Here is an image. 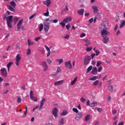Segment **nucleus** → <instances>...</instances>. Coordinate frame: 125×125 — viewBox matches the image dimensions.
<instances>
[{
	"instance_id": "1",
	"label": "nucleus",
	"mask_w": 125,
	"mask_h": 125,
	"mask_svg": "<svg viewBox=\"0 0 125 125\" xmlns=\"http://www.w3.org/2000/svg\"><path fill=\"white\" fill-rule=\"evenodd\" d=\"M108 25V21H106V20H103V23L99 26L100 30H104L106 29V26Z\"/></svg>"
},
{
	"instance_id": "2",
	"label": "nucleus",
	"mask_w": 125,
	"mask_h": 125,
	"mask_svg": "<svg viewBox=\"0 0 125 125\" xmlns=\"http://www.w3.org/2000/svg\"><path fill=\"white\" fill-rule=\"evenodd\" d=\"M3 20H6L7 22H12V18H13V16H9L7 17L6 14L3 15Z\"/></svg>"
},
{
	"instance_id": "3",
	"label": "nucleus",
	"mask_w": 125,
	"mask_h": 125,
	"mask_svg": "<svg viewBox=\"0 0 125 125\" xmlns=\"http://www.w3.org/2000/svg\"><path fill=\"white\" fill-rule=\"evenodd\" d=\"M91 60V57L89 56H86L84 60L83 64L84 65H88L90 63V60Z\"/></svg>"
},
{
	"instance_id": "4",
	"label": "nucleus",
	"mask_w": 125,
	"mask_h": 125,
	"mask_svg": "<svg viewBox=\"0 0 125 125\" xmlns=\"http://www.w3.org/2000/svg\"><path fill=\"white\" fill-rule=\"evenodd\" d=\"M44 25V30L45 33H48V30H49V27L50 25V22H43Z\"/></svg>"
},
{
	"instance_id": "5",
	"label": "nucleus",
	"mask_w": 125,
	"mask_h": 125,
	"mask_svg": "<svg viewBox=\"0 0 125 125\" xmlns=\"http://www.w3.org/2000/svg\"><path fill=\"white\" fill-rule=\"evenodd\" d=\"M20 60H21V55L20 54H18L16 56V62L15 64L16 66H19V63H20Z\"/></svg>"
},
{
	"instance_id": "6",
	"label": "nucleus",
	"mask_w": 125,
	"mask_h": 125,
	"mask_svg": "<svg viewBox=\"0 0 125 125\" xmlns=\"http://www.w3.org/2000/svg\"><path fill=\"white\" fill-rule=\"evenodd\" d=\"M82 118H83V112H79L75 115L76 121H80V120H81V119H82Z\"/></svg>"
},
{
	"instance_id": "7",
	"label": "nucleus",
	"mask_w": 125,
	"mask_h": 125,
	"mask_svg": "<svg viewBox=\"0 0 125 125\" xmlns=\"http://www.w3.org/2000/svg\"><path fill=\"white\" fill-rule=\"evenodd\" d=\"M64 65L66 68H68L69 70H71L73 67L72 66V63H71V61H68V62H66L64 63Z\"/></svg>"
},
{
	"instance_id": "8",
	"label": "nucleus",
	"mask_w": 125,
	"mask_h": 125,
	"mask_svg": "<svg viewBox=\"0 0 125 125\" xmlns=\"http://www.w3.org/2000/svg\"><path fill=\"white\" fill-rule=\"evenodd\" d=\"M1 71V74L3 77H4V78H6L7 77V71H6V69L5 68H2L0 69Z\"/></svg>"
},
{
	"instance_id": "9",
	"label": "nucleus",
	"mask_w": 125,
	"mask_h": 125,
	"mask_svg": "<svg viewBox=\"0 0 125 125\" xmlns=\"http://www.w3.org/2000/svg\"><path fill=\"white\" fill-rule=\"evenodd\" d=\"M107 29L108 28L107 27H105V29H103L102 31H101V34L102 35V37L107 36V35H108V33H109L108 31H107Z\"/></svg>"
},
{
	"instance_id": "10",
	"label": "nucleus",
	"mask_w": 125,
	"mask_h": 125,
	"mask_svg": "<svg viewBox=\"0 0 125 125\" xmlns=\"http://www.w3.org/2000/svg\"><path fill=\"white\" fill-rule=\"evenodd\" d=\"M52 113L55 119H57L58 117V115H57V113H58V109H57L56 107H54L52 111Z\"/></svg>"
},
{
	"instance_id": "11",
	"label": "nucleus",
	"mask_w": 125,
	"mask_h": 125,
	"mask_svg": "<svg viewBox=\"0 0 125 125\" xmlns=\"http://www.w3.org/2000/svg\"><path fill=\"white\" fill-rule=\"evenodd\" d=\"M44 102H45V98L42 99L40 102V105L39 108V111H41V110L42 109V107H43Z\"/></svg>"
},
{
	"instance_id": "12",
	"label": "nucleus",
	"mask_w": 125,
	"mask_h": 125,
	"mask_svg": "<svg viewBox=\"0 0 125 125\" xmlns=\"http://www.w3.org/2000/svg\"><path fill=\"white\" fill-rule=\"evenodd\" d=\"M41 66H42L44 71H47L48 67L47 66V64L45 62H43L41 63Z\"/></svg>"
},
{
	"instance_id": "13",
	"label": "nucleus",
	"mask_w": 125,
	"mask_h": 125,
	"mask_svg": "<svg viewBox=\"0 0 125 125\" xmlns=\"http://www.w3.org/2000/svg\"><path fill=\"white\" fill-rule=\"evenodd\" d=\"M43 3L47 6V7H49V5L51 4V0H46L43 1Z\"/></svg>"
},
{
	"instance_id": "14",
	"label": "nucleus",
	"mask_w": 125,
	"mask_h": 125,
	"mask_svg": "<svg viewBox=\"0 0 125 125\" xmlns=\"http://www.w3.org/2000/svg\"><path fill=\"white\" fill-rule=\"evenodd\" d=\"M22 23H23V19H21L17 24L18 30L21 29V26H22Z\"/></svg>"
},
{
	"instance_id": "15",
	"label": "nucleus",
	"mask_w": 125,
	"mask_h": 125,
	"mask_svg": "<svg viewBox=\"0 0 125 125\" xmlns=\"http://www.w3.org/2000/svg\"><path fill=\"white\" fill-rule=\"evenodd\" d=\"M108 89L110 92H115L116 89H113V85H111V83H108Z\"/></svg>"
},
{
	"instance_id": "16",
	"label": "nucleus",
	"mask_w": 125,
	"mask_h": 125,
	"mask_svg": "<svg viewBox=\"0 0 125 125\" xmlns=\"http://www.w3.org/2000/svg\"><path fill=\"white\" fill-rule=\"evenodd\" d=\"M65 23H68V22H71L72 21V18L71 17H67L62 20Z\"/></svg>"
},
{
	"instance_id": "17",
	"label": "nucleus",
	"mask_w": 125,
	"mask_h": 125,
	"mask_svg": "<svg viewBox=\"0 0 125 125\" xmlns=\"http://www.w3.org/2000/svg\"><path fill=\"white\" fill-rule=\"evenodd\" d=\"M103 42L104 43H107L109 42V37L107 36H104Z\"/></svg>"
},
{
	"instance_id": "18",
	"label": "nucleus",
	"mask_w": 125,
	"mask_h": 125,
	"mask_svg": "<svg viewBox=\"0 0 125 125\" xmlns=\"http://www.w3.org/2000/svg\"><path fill=\"white\" fill-rule=\"evenodd\" d=\"M64 81L63 80H61L60 81L56 82L54 83V85H61V84H63Z\"/></svg>"
},
{
	"instance_id": "19",
	"label": "nucleus",
	"mask_w": 125,
	"mask_h": 125,
	"mask_svg": "<svg viewBox=\"0 0 125 125\" xmlns=\"http://www.w3.org/2000/svg\"><path fill=\"white\" fill-rule=\"evenodd\" d=\"M125 26V21H121L120 24H119V29H122L124 28Z\"/></svg>"
},
{
	"instance_id": "20",
	"label": "nucleus",
	"mask_w": 125,
	"mask_h": 125,
	"mask_svg": "<svg viewBox=\"0 0 125 125\" xmlns=\"http://www.w3.org/2000/svg\"><path fill=\"white\" fill-rule=\"evenodd\" d=\"M92 8L93 10L94 13H98V11H99V10H98V8L97 7V6H92Z\"/></svg>"
},
{
	"instance_id": "21",
	"label": "nucleus",
	"mask_w": 125,
	"mask_h": 125,
	"mask_svg": "<svg viewBox=\"0 0 125 125\" xmlns=\"http://www.w3.org/2000/svg\"><path fill=\"white\" fill-rule=\"evenodd\" d=\"M91 73L94 75H96V74H97V67H94L92 70Z\"/></svg>"
},
{
	"instance_id": "22",
	"label": "nucleus",
	"mask_w": 125,
	"mask_h": 125,
	"mask_svg": "<svg viewBox=\"0 0 125 125\" xmlns=\"http://www.w3.org/2000/svg\"><path fill=\"white\" fill-rule=\"evenodd\" d=\"M77 12L79 15H83V13L84 12V9H81L80 10H78L77 11Z\"/></svg>"
},
{
	"instance_id": "23",
	"label": "nucleus",
	"mask_w": 125,
	"mask_h": 125,
	"mask_svg": "<svg viewBox=\"0 0 125 125\" xmlns=\"http://www.w3.org/2000/svg\"><path fill=\"white\" fill-rule=\"evenodd\" d=\"M13 64V62H9V63L7 64V68L8 69V72H9V69H10V67L12 66Z\"/></svg>"
},
{
	"instance_id": "24",
	"label": "nucleus",
	"mask_w": 125,
	"mask_h": 125,
	"mask_svg": "<svg viewBox=\"0 0 125 125\" xmlns=\"http://www.w3.org/2000/svg\"><path fill=\"white\" fill-rule=\"evenodd\" d=\"M78 80V77H76L71 83V85H74Z\"/></svg>"
},
{
	"instance_id": "25",
	"label": "nucleus",
	"mask_w": 125,
	"mask_h": 125,
	"mask_svg": "<svg viewBox=\"0 0 125 125\" xmlns=\"http://www.w3.org/2000/svg\"><path fill=\"white\" fill-rule=\"evenodd\" d=\"M8 9H9V10H10V11H12L13 12H15V10H14V9L13 8V7H12V6L10 5H8Z\"/></svg>"
},
{
	"instance_id": "26",
	"label": "nucleus",
	"mask_w": 125,
	"mask_h": 125,
	"mask_svg": "<svg viewBox=\"0 0 125 125\" xmlns=\"http://www.w3.org/2000/svg\"><path fill=\"white\" fill-rule=\"evenodd\" d=\"M56 62H59V65H61L62 63H63V59H57L56 60Z\"/></svg>"
},
{
	"instance_id": "27",
	"label": "nucleus",
	"mask_w": 125,
	"mask_h": 125,
	"mask_svg": "<svg viewBox=\"0 0 125 125\" xmlns=\"http://www.w3.org/2000/svg\"><path fill=\"white\" fill-rule=\"evenodd\" d=\"M27 42H28V46H30V45H33V44H34V42L30 41V39H28L27 40Z\"/></svg>"
},
{
	"instance_id": "28",
	"label": "nucleus",
	"mask_w": 125,
	"mask_h": 125,
	"mask_svg": "<svg viewBox=\"0 0 125 125\" xmlns=\"http://www.w3.org/2000/svg\"><path fill=\"white\" fill-rule=\"evenodd\" d=\"M30 99H31V100L33 101H34V102H37L38 101V98L34 96H32V97H30Z\"/></svg>"
},
{
	"instance_id": "29",
	"label": "nucleus",
	"mask_w": 125,
	"mask_h": 125,
	"mask_svg": "<svg viewBox=\"0 0 125 125\" xmlns=\"http://www.w3.org/2000/svg\"><path fill=\"white\" fill-rule=\"evenodd\" d=\"M43 29V24L42 23H41L39 25V32H42Z\"/></svg>"
},
{
	"instance_id": "30",
	"label": "nucleus",
	"mask_w": 125,
	"mask_h": 125,
	"mask_svg": "<svg viewBox=\"0 0 125 125\" xmlns=\"http://www.w3.org/2000/svg\"><path fill=\"white\" fill-rule=\"evenodd\" d=\"M97 106V102H93L92 104H90V107H95Z\"/></svg>"
},
{
	"instance_id": "31",
	"label": "nucleus",
	"mask_w": 125,
	"mask_h": 125,
	"mask_svg": "<svg viewBox=\"0 0 125 125\" xmlns=\"http://www.w3.org/2000/svg\"><path fill=\"white\" fill-rule=\"evenodd\" d=\"M91 70H92V65H90L87 68L86 73H89Z\"/></svg>"
},
{
	"instance_id": "32",
	"label": "nucleus",
	"mask_w": 125,
	"mask_h": 125,
	"mask_svg": "<svg viewBox=\"0 0 125 125\" xmlns=\"http://www.w3.org/2000/svg\"><path fill=\"white\" fill-rule=\"evenodd\" d=\"M98 79V77L97 76H93V77L90 78L89 79V81H96Z\"/></svg>"
},
{
	"instance_id": "33",
	"label": "nucleus",
	"mask_w": 125,
	"mask_h": 125,
	"mask_svg": "<svg viewBox=\"0 0 125 125\" xmlns=\"http://www.w3.org/2000/svg\"><path fill=\"white\" fill-rule=\"evenodd\" d=\"M99 83V81L98 80H97L93 83L92 85L93 86H96V85H98Z\"/></svg>"
},
{
	"instance_id": "34",
	"label": "nucleus",
	"mask_w": 125,
	"mask_h": 125,
	"mask_svg": "<svg viewBox=\"0 0 125 125\" xmlns=\"http://www.w3.org/2000/svg\"><path fill=\"white\" fill-rule=\"evenodd\" d=\"M89 119H90V115H87L85 117V121L88 122V121H89Z\"/></svg>"
},
{
	"instance_id": "35",
	"label": "nucleus",
	"mask_w": 125,
	"mask_h": 125,
	"mask_svg": "<svg viewBox=\"0 0 125 125\" xmlns=\"http://www.w3.org/2000/svg\"><path fill=\"white\" fill-rule=\"evenodd\" d=\"M84 42L85 43L86 46H88L89 44H90V42L88 41V40H84Z\"/></svg>"
},
{
	"instance_id": "36",
	"label": "nucleus",
	"mask_w": 125,
	"mask_h": 125,
	"mask_svg": "<svg viewBox=\"0 0 125 125\" xmlns=\"http://www.w3.org/2000/svg\"><path fill=\"white\" fill-rule=\"evenodd\" d=\"M10 4L12 7H15L16 6V3L13 0L10 2Z\"/></svg>"
},
{
	"instance_id": "37",
	"label": "nucleus",
	"mask_w": 125,
	"mask_h": 125,
	"mask_svg": "<svg viewBox=\"0 0 125 125\" xmlns=\"http://www.w3.org/2000/svg\"><path fill=\"white\" fill-rule=\"evenodd\" d=\"M68 113L67 112V110H63L62 113H61V116H66Z\"/></svg>"
},
{
	"instance_id": "38",
	"label": "nucleus",
	"mask_w": 125,
	"mask_h": 125,
	"mask_svg": "<svg viewBox=\"0 0 125 125\" xmlns=\"http://www.w3.org/2000/svg\"><path fill=\"white\" fill-rule=\"evenodd\" d=\"M11 23H12V22H7V27L10 29H11V28H12V25L11 24Z\"/></svg>"
},
{
	"instance_id": "39",
	"label": "nucleus",
	"mask_w": 125,
	"mask_h": 125,
	"mask_svg": "<svg viewBox=\"0 0 125 125\" xmlns=\"http://www.w3.org/2000/svg\"><path fill=\"white\" fill-rule=\"evenodd\" d=\"M43 15L44 16H46V17H47V16H49V11H48V9H47V11L45 13H44L43 14Z\"/></svg>"
},
{
	"instance_id": "40",
	"label": "nucleus",
	"mask_w": 125,
	"mask_h": 125,
	"mask_svg": "<svg viewBox=\"0 0 125 125\" xmlns=\"http://www.w3.org/2000/svg\"><path fill=\"white\" fill-rule=\"evenodd\" d=\"M60 72H61V68H60V67L57 66L56 73L58 75Z\"/></svg>"
},
{
	"instance_id": "41",
	"label": "nucleus",
	"mask_w": 125,
	"mask_h": 125,
	"mask_svg": "<svg viewBox=\"0 0 125 125\" xmlns=\"http://www.w3.org/2000/svg\"><path fill=\"white\" fill-rule=\"evenodd\" d=\"M64 125V119L62 118L60 121L59 122V125Z\"/></svg>"
},
{
	"instance_id": "42",
	"label": "nucleus",
	"mask_w": 125,
	"mask_h": 125,
	"mask_svg": "<svg viewBox=\"0 0 125 125\" xmlns=\"http://www.w3.org/2000/svg\"><path fill=\"white\" fill-rule=\"evenodd\" d=\"M17 102L18 103H21V101H22V99L21 98V97H20V96H18L17 97Z\"/></svg>"
},
{
	"instance_id": "43",
	"label": "nucleus",
	"mask_w": 125,
	"mask_h": 125,
	"mask_svg": "<svg viewBox=\"0 0 125 125\" xmlns=\"http://www.w3.org/2000/svg\"><path fill=\"white\" fill-rule=\"evenodd\" d=\"M92 47H87L86 48V50L88 52L89 51H91V50H92Z\"/></svg>"
},
{
	"instance_id": "44",
	"label": "nucleus",
	"mask_w": 125,
	"mask_h": 125,
	"mask_svg": "<svg viewBox=\"0 0 125 125\" xmlns=\"http://www.w3.org/2000/svg\"><path fill=\"white\" fill-rule=\"evenodd\" d=\"M72 111H73V112H75V113H79V110H78V108H72Z\"/></svg>"
},
{
	"instance_id": "45",
	"label": "nucleus",
	"mask_w": 125,
	"mask_h": 125,
	"mask_svg": "<svg viewBox=\"0 0 125 125\" xmlns=\"http://www.w3.org/2000/svg\"><path fill=\"white\" fill-rule=\"evenodd\" d=\"M31 54V49L28 48L27 50L26 55H30Z\"/></svg>"
},
{
	"instance_id": "46",
	"label": "nucleus",
	"mask_w": 125,
	"mask_h": 125,
	"mask_svg": "<svg viewBox=\"0 0 125 125\" xmlns=\"http://www.w3.org/2000/svg\"><path fill=\"white\" fill-rule=\"evenodd\" d=\"M18 21V18L17 17H15L13 19V22H14L15 24L16 23V22Z\"/></svg>"
},
{
	"instance_id": "47",
	"label": "nucleus",
	"mask_w": 125,
	"mask_h": 125,
	"mask_svg": "<svg viewBox=\"0 0 125 125\" xmlns=\"http://www.w3.org/2000/svg\"><path fill=\"white\" fill-rule=\"evenodd\" d=\"M101 64H102V62L99 61H98L97 62V64H96L97 67H99V66H100Z\"/></svg>"
},
{
	"instance_id": "48",
	"label": "nucleus",
	"mask_w": 125,
	"mask_h": 125,
	"mask_svg": "<svg viewBox=\"0 0 125 125\" xmlns=\"http://www.w3.org/2000/svg\"><path fill=\"white\" fill-rule=\"evenodd\" d=\"M97 110V111L100 112V113H101L103 111V109L100 107H98Z\"/></svg>"
},
{
	"instance_id": "49",
	"label": "nucleus",
	"mask_w": 125,
	"mask_h": 125,
	"mask_svg": "<svg viewBox=\"0 0 125 125\" xmlns=\"http://www.w3.org/2000/svg\"><path fill=\"white\" fill-rule=\"evenodd\" d=\"M60 24L62 26V28L65 27V22L64 21H62L60 23Z\"/></svg>"
},
{
	"instance_id": "50",
	"label": "nucleus",
	"mask_w": 125,
	"mask_h": 125,
	"mask_svg": "<svg viewBox=\"0 0 125 125\" xmlns=\"http://www.w3.org/2000/svg\"><path fill=\"white\" fill-rule=\"evenodd\" d=\"M86 99L82 97L81 99H80V101H81V102H82V103H84V102H85L86 101Z\"/></svg>"
},
{
	"instance_id": "51",
	"label": "nucleus",
	"mask_w": 125,
	"mask_h": 125,
	"mask_svg": "<svg viewBox=\"0 0 125 125\" xmlns=\"http://www.w3.org/2000/svg\"><path fill=\"white\" fill-rule=\"evenodd\" d=\"M66 30H69V29H70V28H71V25L70 24V23H68V24H67L66 26Z\"/></svg>"
},
{
	"instance_id": "52",
	"label": "nucleus",
	"mask_w": 125,
	"mask_h": 125,
	"mask_svg": "<svg viewBox=\"0 0 125 125\" xmlns=\"http://www.w3.org/2000/svg\"><path fill=\"white\" fill-rule=\"evenodd\" d=\"M39 40H41V37H36L34 39L35 42H39Z\"/></svg>"
},
{
	"instance_id": "53",
	"label": "nucleus",
	"mask_w": 125,
	"mask_h": 125,
	"mask_svg": "<svg viewBox=\"0 0 125 125\" xmlns=\"http://www.w3.org/2000/svg\"><path fill=\"white\" fill-rule=\"evenodd\" d=\"M46 61L49 65V64H51V62H52V61H51L49 58L47 59Z\"/></svg>"
},
{
	"instance_id": "54",
	"label": "nucleus",
	"mask_w": 125,
	"mask_h": 125,
	"mask_svg": "<svg viewBox=\"0 0 125 125\" xmlns=\"http://www.w3.org/2000/svg\"><path fill=\"white\" fill-rule=\"evenodd\" d=\"M95 52L96 53L95 55L96 56H98L100 54V51H99V50H96Z\"/></svg>"
},
{
	"instance_id": "55",
	"label": "nucleus",
	"mask_w": 125,
	"mask_h": 125,
	"mask_svg": "<svg viewBox=\"0 0 125 125\" xmlns=\"http://www.w3.org/2000/svg\"><path fill=\"white\" fill-rule=\"evenodd\" d=\"M27 107L25 108V113L23 115H22V118H25L26 117V115H27Z\"/></svg>"
},
{
	"instance_id": "56",
	"label": "nucleus",
	"mask_w": 125,
	"mask_h": 125,
	"mask_svg": "<svg viewBox=\"0 0 125 125\" xmlns=\"http://www.w3.org/2000/svg\"><path fill=\"white\" fill-rule=\"evenodd\" d=\"M36 14H34L32 15H31L30 17H29V20H31V19H33V18L34 17H35V16H36Z\"/></svg>"
},
{
	"instance_id": "57",
	"label": "nucleus",
	"mask_w": 125,
	"mask_h": 125,
	"mask_svg": "<svg viewBox=\"0 0 125 125\" xmlns=\"http://www.w3.org/2000/svg\"><path fill=\"white\" fill-rule=\"evenodd\" d=\"M45 48H46V50L48 51V52H49L50 51V49L49 48V47H48V46H47V45H45Z\"/></svg>"
},
{
	"instance_id": "58",
	"label": "nucleus",
	"mask_w": 125,
	"mask_h": 125,
	"mask_svg": "<svg viewBox=\"0 0 125 125\" xmlns=\"http://www.w3.org/2000/svg\"><path fill=\"white\" fill-rule=\"evenodd\" d=\"M48 21H49V18H46V19H45V20H44V22H43V23H49L48 22Z\"/></svg>"
},
{
	"instance_id": "59",
	"label": "nucleus",
	"mask_w": 125,
	"mask_h": 125,
	"mask_svg": "<svg viewBox=\"0 0 125 125\" xmlns=\"http://www.w3.org/2000/svg\"><path fill=\"white\" fill-rule=\"evenodd\" d=\"M112 112L113 115H115V114H117V110L116 109L112 110Z\"/></svg>"
},
{
	"instance_id": "60",
	"label": "nucleus",
	"mask_w": 125,
	"mask_h": 125,
	"mask_svg": "<svg viewBox=\"0 0 125 125\" xmlns=\"http://www.w3.org/2000/svg\"><path fill=\"white\" fill-rule=\"evenodd\" d=\"M90 101L89 100H88L86 102V105L87 106H90Z\"/></svg>"
},
{
	"instance_id": "61",
	"label": "nucleus",
	"mask_w": 125,
	"mask_h": 125,
	"mask_svg": "<svg viewBox=\"0 0 125 125\" xmlns=\"http://www.w3.org/2000/svg\"><path fill=\"white\" fill-rule=\"evenodd\" d=\"M102 69H103L102 66H100V67L98 69V72H99V73H100Z\"/></svg>"
},
{
	"instance_id": "62",
	"label": "nucleus",
	"mask_w": 125,
	"mask_h": 125,
	"mask_svg": "<svg viewBox=\"0 0 125 125\" xmlns=\"http://www.w3.org/2000/svg\"><path fill=\"white\" fill-rule=\"evenodd\" d=\"M52 21L53 23H56L58 22V20L55 19V20H53Z\"/></svg>"
},
{
	"instance_id": "63",
	"label": "nucleus",
	"mask_w": 125,
	"mask_h": 125,
	"mask_svg": "<svg viewBox=\"0 0 125 125\" xmlns=\"http://www.w3.org/2000/svg\"><path fill=\"white\" fill-rule=\"evenodd\" d=\"M57 75H58L57 73L56 72L54 74H51L50 76L51 77H55L56 76H57Z\"/></svg>"
},
{
	"instance_id": "64",
	"label": "nucleus",
	"mask_w": 125,
	"mask_h": 125,
	"mask_svg": "<svg viewBox=\"0 0 125 125\" xmlns=\"http://www.w3.org/2000/svg\"><path fill=\"white\" fill-rule=\"evenodd\" d=\"M124 124H125V122L122 121L120 123H119L118 125H124Z\"/></svg>"
}]
</instances>
